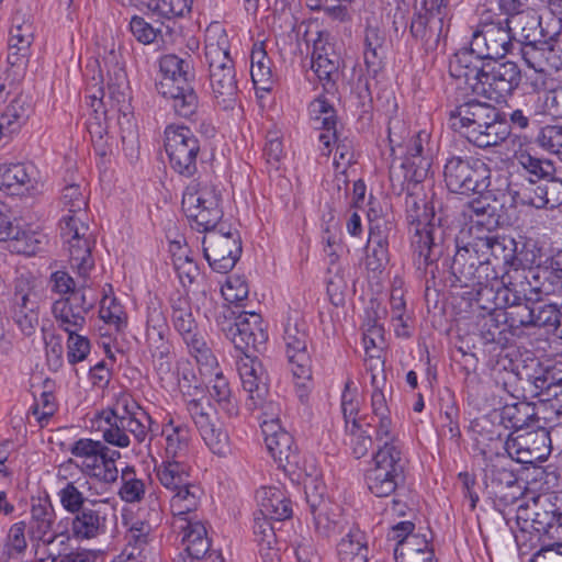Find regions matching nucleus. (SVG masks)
I'll return each instance as SVG.
<instances>
[{
	"instance_id": "nucleus-1",
	"label": "nucleus",
	"mask_w": 562,
	"mask_h": 562,
	"mask_svg": "<svg viewBox=\"0 0 562 562\" xmlns=\"http://www.w3.org/2000/svg\"><path fill=\"white\" fill-rule=\"evenodd\" d=\"M516 243L513 238L493 234L477 235L464 247H458L451 271L464 285L495 292L497 305L518 303L531 291L532 271L514 268ZM539 290L538 288H535Z\"/></svg>"
},
{
	"instance_id": "nucleus-2",
	"label": "nucleus",
	"mask_w": 562,
	"mask_h": 562,
	"mask_svg": "<svg viewBox=\"0 0 562 562\" xmlns=\"http://www.w3.org/2000/svg\"><path fill=\"white\" fill-rule=\"evenodd\" d=\"M216 323L226 338L245 357L238 364L243 389L250 393L251 397L262 398L269 392V387L268 375L257 357V352L266 349L268 340L261 316L255 312H237L229 305H224L216 317Z\"/></svg>"
},
{
	"instance_id": "nucleus-3",
	"label": "nucleus",
	"mask_w": 562,
	"mask_h": 562,
	"mask_svg": "<svg viewBox=\"0 0 562 562\" xmlns=\"http://www.w3.org/2000/svg\"><path fill=\"white\" fill-rule=\"evenodd\" d=\"M229 49L227 40L215 41V37L204 46L212 97L215 104L223 111H232L238 104V81Z\"/></svg>"
},
{
	"instance_id": "nucleus-4",
	"label": "nucleus",
	"mask_w": 562,
	"mask_h": 562,
	"mask_svg": "<svg viewBox=\"0 0 562 562\" xmlns=\"http://www.w3.org/2000/svg\"><path fill=\"white\" fill-rule=\"evenodd\" d=\"M406 184V198L405 207L407 218L414 235L412 238V245L415 252L425 265L432 261L431 252L434 246V224L435 218L434 206L427 200L425 188L422 184L424 181H415L412 179H405Z\"/></svg>"
},
{
	"instance_id": "nucleus-5",
	"label": "nucleus",
	"mask_w": 562,
	"mask_h": 562,
	"mask_svg": "<svg viewBox=\"0 0 562 562\" xmlns=\"http://www.w3.org/2000/svg\"><path fill=\"white\" fill-rule=\"evenodd\" d=\"M405 131V124L400 121H395L389 127V143L394 145L392 151L395 156L403 158L402 168L405 179L425 181L429 175L434 156L430 135L426 131L417 132L407 144L403 145L401 140Z\"/></svg>"
},
{
	"instance_id": "nucleus-6",
	"label": "nucleus",
	"mask_w": 562,
	"mask_h": 562,
	"mask_svg": "<svg viewBox=\"0 0 562 562\" xmlns=\"http://www.w3.org/2000/svg\"><path fill=\"white\" fill-rule=\"evenodd\" d=\"M170 306L173 328L188 346L190 353L198 363L212 367L216 363V358L193 317L190 299L178 293L170 297Z\"/></svg>"
},
{
	"instance_id": "nucleus-7",
	"label": "nucleus",
	"mask_w": 562,
	"mask_h": 562,
	"mask_svg": "<svg viewBox=\"0 0 562 562\" xmlns=\"http://www.w3.org/2000/svg\"><path fill=\"white\" fill-rule=\"evenodd\" d=\"M368 216L369 237L366 246V268L369 289L372 293L370 303L386 313L383 306L386 281L384 272L386 267V231L382 229L380 224L371 218L370 213Z\"/></svg>"
},
{
	"instance_id": "nucleus-8",
	"label": "nucleus",
	"mask_w": 562,
	"mask_h": 562,
	"mask_svg": "<svg viewBox=\"0 0 562 562\" xmlns=\"http://www.w3.org/2000/svg\"><path fill=\"white\" fill-rule=\"evenodd\" d=\"M202 246L204 258L218 273L233 270L243 252L240 234L229 223H222L218 228L204 235Z\"/></svg>"
},
{
	"instance_id": "nucleus-9",
	"label": "nucleus",
	"mask_w": 562,
	"mask_h": 562,
	"mask_svg": "<svg viewBox=\"0 0 562 562\" xmlns=\"http://www.w3.org/2000/svg\"><path fill=\"white\" fill-rule=\"evenodd\" d=\"M165 149L170 167L177 173L190 178L196 172L200 140L188 126L168 125L165 130Z\"/></svg>"
},
{
	"instance_id": "nucleus-10",
	"label": "nucleus",
	"mask_w": 562,
	"mask_h": 562,
	"mask_svg": "<svg viewBox=\"0 0 562 562\" xmlns=\"http://www.w3.org/2000/svg\"><path fill=\"white\" fill-rule=\"evenodd\" d=\"M169 335L170 328L161 304L150 301L147 306L146 341L158 374H168L171 370Z\"/></svg>"
},
{
	"instance_id": "nucleus-11",
	"label": "nucleus",
	"mask_w": 562,
	"mask_h": 562,
	"mask_svg": "<svg viewBox=\"0 0 562 562\" xmlns=\"http://www.w3.org/2000/svg\"><path fill=\"white\" fill-rule=\"evenodd\" d=\"M283 339L286 347V356L291 366L295 385L300 391V398L303 402L306 397L307 383L312 380L311 357L307 351L310 336L306 329L299 324H288L284 329Z\"/></svg>"
},
{
	"instance_id": "nucleus-12",
	"label": "nucleus",
	"mask_w": 562,
	"mask_h": 562,
	"mask_svg": "<svg viewBox=\"0 0 562 562\" xmlns=\"http://www.w3.org/2000/svg\"><path fill=\"white\" fill-rule=\"evenodd\" d=\"M488 170L485 164L471 158L451 157L445 165V181L451 192L468 194L485 189Z\"/></svg>"
},
{
	"instance_id": "nucleus-13",
	"label": "nucleus",
	"mask_w": 562,
	"mask_h": 562,
	"mask_svg": "<svg viewBox=\"0 0 562 562\" xmlns=\"http://www.w3.org/2000/svg\"><path fill=\"white\" fill-rule=\"evenodd\" d=\"M69 451L75 457L87 459L81 469L83 474L103 484H113L117 481V467L109 459L104 442L81 438L70 445Z\"/></svg>"
},
{
	"instance_id": "nucleus-14",
	"label": "nucleus",
	"mask_w": 562,
	"mask_h": 562,
	"mask_svg": "<svg viewBox=\"0 0 562 562\" xmlns=\"http://www.w3.org/2000/svg\"><path fill=\"white\" fill-rule=\"evenodd\" d=\"M532 289L529 291L527 297L521 299L518 303L507 304L508 306L515 307V311L509 313L512 319L518 323L520 326L529 327H543L549 331H555L561 329L562 331V313L555 304H544L540 302L529 304H522V301H531L532 294L547 293L541 286L532 284Z\"/></svg>"
},
{
	"instance_id": "nucleus-15",
	"label": "nucleus",
	"mask_w": 562,
	"mask_h": 562,
	"mask_svg": "<svg viewBox=\"0 0 562 562\" xmlns=\"http://www.w3.org/2000/svg\"><path fill=\"white\" fill-rule=\"evenodd\" d=\"M194 82L195 72L191 66L176 79L156 82V89L164 98L172 101L171 106L178 116L190 119L199 108Z\"/></svg>"
},
{
	"instance_id": "nucleus-16",
	"label": "nucleus",
	"mask_w": 562,
	"mask_h": 562,
	"mask_svg": "<svg viewBox=\"0 0 562 562\" xmlns=\"http://www.w3.org/2000/svg\"><path fill=\"white\" fill-rule=\"evenodd\" d=\"M373 317L368 313V322L363 333V345H364V368L367 373L371 375H383L386 374L385 362H386V346L384 338V326L380 323V316L378 315L376 305L371 307Z\"/></svg>"
},
{
	"instance_id": "nucleus-17",
	"label": "nucleus",
	"mask_w": 562,
	"mask_h": 562,
	"mask_svg": "<svg viewBox=\"0 0 562 562\" xmlns=\"http://www.w3.org/2000/svg\"><path fill=\"white\" fill-rule=\"evenodd\" d=\"M480 60L468 47L460 48L450 59V76L456 81V88L465 97L470 93L480 97V92L484 91L482 83L486 71L481 69Z\"/></svg>"
},
{
	"instance_id": "nucleus-18",
	"label": "nucleus",
	"mask_w": 562,
	"mask_h": 562,
	"mask_svg": "<svg viewBox=\"0 0 562 562\" xmlns=\"http://www.w3.org/2000/svg\"><path fill=\"white\" fill-rule=\"evenodd\" d=\"M265 443L279 467L294 473L300 468L301 457L294 439L281 424L268 423L263 426Z\"/></svg>"
},
{
	"instance_id": "nucleus-19",
	"label": "nucleus",
	"mask_w": 562,
	"mask_h": 562,
	"mask_svg": "<svg viewBox=\"0 0 562 562\" xmlns=\"http://www.w3.org/2000/svg\"><path fill=\"white\" fill-rule=\"evenodd\" d=\"M72 518H67L70 525L69 536L77 540H90L103 533L106 529L108 508L103 501H89L87 506L72 513Z\"/></svg>"
},
{
	"instance_id": "nucleus-20",
	"label": "nucleus",
	"mask_w": 562,
	"mask_h": 562,
	"mask_svg": "<svg viewBox=\"0 0 562 562\" xmlns=\"http://www.w3.org/2000/svg\"><path fill=\"white\" fill-rule=\"evenodd\" d=\"M519 82L520 70L515 63L498 64L483 76L484 91L480 92V97L501 102L518 87Z\"/></svg>"
},
{
	"instance_id": "nucleus-21",
	"label": "nucleus",
	"mask_w": 562,
	"mask_h": 562,
	"mask_svg": "<svg viewBox=\"0 0 562 562\" xmlns=\"http://www.w3.org/2000/svg\"><path fill=\"white\" fill-rule=\"evenodd\" d=\"M95 45L98 47V56L103 59L110 76L108 82L110 97L120 101L121 97L123 99L125 97L123 92H120V88L126 82L122 55L123 46L115 41V37H97Z\"/></svg>"
},
{
	"instance_id": "nucleus-22",
	"label": "nucleus",
	"mask_w": 562,
	"mask_h": 562,
	"mask_svg": "<svg viewBox=\"0 0 562 562\" xmlns=\"http://www.w3.org/2000/svg\"><path fill=\"white\" fill-rule=\"evenodd\" d=\"M94 300H88L85 288L72 290L67 297L54 302L52 312L59 327L70 325L81 329L86 325V314L93 307Z\"/></svg>"
},
{
	"instance_id": "nucleus-23",
	"label": "nucleus",
	"mask_w": 562,
	"mask_h": 562,
	"mask_svg": "<svg viewBox=\"0 0 562 562\" xmlns=\"http://www.w3.org/2000/svg\"><path fill=\"white\" fill-rule=\"evenodd\" d=\"M495 111L496 109L486 102L469 99L450 112L449 124L464 136V131L492 120L491 115H494Z\"/></svg>"
},
{
	"instance_id": "nucleus-24",
	"label": "nucleus",
	"mask_w": 562,
	"mask_h": 562,
	"mask_svg": "<svg viewBox=\"0 0 562 562\" xmlns=\"http://www.w3.org/2000/svg\"><path fill=\"white\" fill-rule=\"evenodd\" d=\"M492 120L485 123H480V126H474L469 131H464V137L481 148L497 146L510 134L509 125L499 117L496 110Z\"/></svg>"
},
{
	"instance_id": "nucleus-25",
	"label": "nucleus",
	"mask_w": 562,
	"mask_h": 562,
	"mask_svg": "<svg viewBox=\"0 0 562 562\" xmlns=\"http://www.w3.org/2000/svg\"><path fill=\"white\" fill-rule=\"evenodd\" d=\"M389 484L392 491H398V496L407 498L412 483L408 482V460L403 446L392 439L389 442Z\"/></svg>"
},
{
	"instance_id": "nucleus-26",
	"label": "nucleus",
	"mask_w": 562,
	"mask_h": 562,
	"mask_svg": "<svg viewBox=\"0 0 562 562\" xmlns=\"http://www.w3.org/2000/svg\"><path fill=\"white\" fill-rule=\"evenodd\" d=\"M310 512L313 516L315 531L321 537L328 539L342 533L345 530L348 531V522L344 518L340 507L334 502Z\"/></svg>"
},
{
	"instance_id": "nucleus-27",
	"label": "nucleus",
	"mask_w": 562,
	"mask_h": 562,
	"mask_svg": "<svg viewBox=\"0 0 562 562\" xmlns=\"http://www.w3.org/2000/svg\"><path fill=\"white\" fill-rule=\"evenodd\" d=\"M338 562H368L369 548L364 532L352 524L336 546Z\"/></svg>"
},
{
	"instance_id": "nucleus-28",
	"label": "nucleus",
	"mask_w": 562,
	"mask_h": 562,
	"mask_svg": "<svg viewBox=\"0 0 562 562\" xmlns=\"http://www.w3.org/2000/svg\"><path fill=\"white\" fill-rule=\"evenodd\" d=\"M368 49L364 53L368 77L366 79V89L371 99L375 95L381 100L386 92V74L384 71L382 57H379L376 47H372L370 37H366Z\"/></svg>"
},
{
	"instance_id": "nucleus-29",
	"label": "nucleus",
	"mask_w": 562,
	"mask_h": 562,
	"mask_svg": "<svg viewBox=\"0 0 562 562\" xmlns=\"http://www.w3.org/2000/svg\"><path fill=\"white\" fill-rule=\"evenodd\" d=\"M80 237L69 238L66 243L71 267L78 270L79 276L86 277L94 266L91 249L95 241L90 239L88 225H80Z\"/></svg>"
},
{
	"instance_id": "nucleus-30",
	"label": "nucleus",
	"mask_w": 562,
	"mask_h": 562,
	"mask_svg": "<svg viewBox=\"0 0 562 562\" xmlns=\"http://www.w3.org/2000/svg\"><path fill=\"white\" fill-rule=\"evenodd\" d=\"M514 40L515 37H471L467 47L476 59H497L513 52Z\"/></svg>"
},
{
	"instance_id": "nucleus-31",
	"label": "nucleus",
	"mask_w": 562,
	"mask_h": 562,
	"mask_svg": "<svg viewBox=\"0 0 562 562\" xmlns=\"http://www.w3.org/2000/svg\"><path fill=\"white\" fill-rule=\"evenodd\" d=\"M310 112L314 120H322V128L325 133H322L318 139L328 148L331 144V138L337 139L338 117L335 108L321 94L310 103Z\"/></svg>"
},
{
	"instance_id": "nucleus-32",
	"label": "nucleus",
	"mask_w": 562,
	"mask_h": 562,
	"mask_svg": "<svg viewBox=\"0 0 562 562\" xmlns=\"http://www.w3.org/2000/svg\"><path fill=\"white\" fill-rule=\"evenodd\" d=\"M33 113V101L27 94L19 93L0 115L4 130L14 134L27 122Z\"/></svg>"
},
{
	"instance_id": "nucleus-33",
	"label": "nucleus",
	"mask_w": 562,
	"mask_h": 562,
	"mask_svg": "<svg viewBox=\"0 0 562 562\" xmlns=\"http://www.w3.org/2000/svg\"><path fill=\"white\" fill-rule=\"evenodd\" d=\"M189 470L190 468L180 461H165L156 468V475L162 486L176 494L193 485Z\"/></svg>"
},
{
	"instance_id": "nucleus-34",
	"label": "nucleus",
	"mask_w": 562,
	"mask_h": 562,
	"mask_svg": "<svg viewBox=\"0 0 562 562\" xmlns=\"http://www.w3.org/2000/svg\"><path fill=\"white\" fill-rule=\"evenodd\" d=\"M403 280L395 278L391 294L392 324L398 338H408L413 330V321L405 310Z\"/></svg>"
},
{
	"instance_id": "nucleus-35",
	"label": "nucleus",
	"mask_w": 562,
	"mask_h": 562,
	"mask_svg": "<svg viewBox=\"0 0 562 562\" xmlns=\"http://www.w3.org/2000/svg\"><path fill=\"white\" fill-rule=\"evenodd\" d=\"M508 24V35H530L539 29L540 35H560V29L550 30V26L543 27V16L537 15L531 10H525L518 14L506 18Z\"/></svg>"
},
{
	"instance_id": "nucleus-36",
	"label": "nucleus",
	"mask_w": 562,
	"mask_h": 562,
	"mask_svg": "<svg viewBox=\"0 0 562 562\" xmlns=\"http://www.w3.org/2000/svg\"><path fill=\"white\" fill-rule=\"evenodd\" d=\"M183 541L187 544L188 558L204 561L212 553L210 552L211 541L207 538L204 525L201 522H188Z\"/></svg>"
},
{
	"instance_id": "nucleus-37",
	"label": "nucleus",
	"mask_w": 562,
	"mask_h": 562,
	"mask_svg": "<svg viewBox=\"0 0 562 562\" xmlns=\"http://www.w3.org/2000/svg\"><path fill=\"white\" fill-rule=\"evenodd\" d=\"M555 45V37H543L530 42H515L524 60L529 67H540L548 61Z\"/></svg>"
},
{
	"instance_id": "nucleus-38",
	"label": "nucleus",
	"mask_w": 562,
	"mask_h": 562,
	"mask_svg": "<svg viewBox=\"0 0 562 562\" xmlns=\"http://www.w3.org/2000/svg\"><path fill=\"white\" fill-rule=\"evenodd\" d=\"M210 395L217 403L220 409L228 417H236L239 414L238 402L222 372L215 373L214 379L211 380Z\"/></svg>"
},
{
	"instance_id": "nucleus-39",
	"label": "nucleus",
	"mask_w": 562,
	"mask_h": 562,
	"mask_svg": "<svg viewBox=\"0 0 562 562\" xmlns=\"http://www.w3.org/2000/svg\"><path fill=\"white\" fill-rule=\"evenodd\" d=\"M140 414L147 422L151 423V417L134 401L130 395H121L113 407L103 409L98 418L104 423L116 420L119 423H125L128 417H135Z\"/></svg>"
},
{
	"instance_id": "nucleus-40",
	"label": "nucleus",
	"mask_w": 562,
	"mask_h": 562,
	"mask_svg": "<svg viewBox=\"0 0 562 562\" xmlns=\"http://www.w3.org/2000/svg\"><path fill=\"white\" fill-rule=\"evenodd\" d=\"M386 442L380 446L376 452L373 454L372 462L373 467L367 471L366 481L368 488L376 497L386 496Z\"/></svg>"
},
{
	"instance_id": "nucleus-41",
	"label": "nucleus",
	"mask_w": 562,
	"mask_h": 562,
	"mask_svg": "<svg viewBox=\"0 0 562 562\" xmlns=\"http://www.w3.org/2000/svg\"><path fill=\"white\" fill-rule=\"evenodd\" d=\"M210 196L217 202V205H221V193L214 188L207 186L199 188L188 187L182 195V211L184 214H192L193 212H199V210H207Z\"/></svg>"
},
{
	"instance_id": "nucleus-42",
	"label": "nucleus",
	"mask_w": 562,
	"mask_h": 562,
	"mask_svg": "<svg viewBox=\"0 0 562 562\" xmlns=\"http://www.w3.org/2000/svg\"><path fill=\"white\" fill-rule=\"evenodd\" d=\"M386 384V374L383 375H371V386L373 389L371 395V406L373 417L376 418L378 429L376 438L382 439L386 436V429L384 428V420L386 419V397L384 395V387Z\"/></svg>"
},
{
	"instance_id": "nucleus-43",
	"label": "nucleus",
	"mask_w": 562,
	"mask_h": 562,
	"mask_svg": "<svg viewBox=\"0 0 562 562\" xmlns=\"http://www.w3.org/2000/svg\"><path fill=\"white\" fill-rule=\"evenodd\" d=\"M207 204V210H199V212L186 214L191 227L198 232H204L205 235H209L210 231L218 228L222 223H226L222 221L223 210L221 205H217V202L211 196Z\"/></svg>"
},
{
	"instance_id": "nucleus-44",
	"label": "nucleus",
	"mask_w": 562,
	"mask_h": 562,
	"mask_svg": "<svg viewBox=\"0 0 562 562\" xmlns=\"http://www.w3.org/2000/svg\"><path fill=\"white\" fill-rule=\"evenodd\" d=\"M31 178L23 164L0 165V189L11 190V194H22L29 189Z\"/></svg>"
},
{
	"instance_id": "nucleus-45",
	"label": "nucleus",
	"mask_w": 562,
	"mask_h": 562,
	"mask_svg": "<svg viewBox=\"0 0 562 562\" xmlns=\"http://www.w3.org/2000/svg\"><path fill=\"white\" fill-rule=\"evenodd\" d=\"M25 533L26 524L24 521L15 522L10 527L0 554V562H10L24 553L27 547Z\"/></svg>"
},
{
	"instance_id": "nucleus-46",
	"label": "nucleus",
	"mask_w": 562,
	"mask_h": 562,
	"mask_svg": "<svg viewBox=\"0 0 562 562\" xmlns=\"http://www.w3.org/2000/svg\"><path fill=\"white\" fill-rule=\"evenodd\" d=\"M133 7H137L139 10L146 9L156 12L172 22V24H176L172 21L173 18L182 16L184 12L190 11L187 0H139Z\"/></svg>"
},
{
	"instance_id": "nucleus-47",
	"label": "nucleus",
	"mask_w": 562,
	"mask_h": 562,
	"mask_svg": "<svg viewBox=\"0 0 562 562\" xmlns=\"http://www.w3.org/2000/svg\"><path fill=\"white\" fill-rule=\"evenodd\" d=\"M260 514L276 521H282L292 517L291 501L282 497L280 493H271L263 497L260 504Z\"/></svg>"
},
{
	"instance_id": "nucleus-48",
	"label": "nucleus",
	"mask_w": 562,
	"mask_h": 562,
	"mask_svg": "<svg viewBox=\"0 0 562 562\" xmlns=\"http://www.w3.org/2000/svg\"><path fill=\"white\" fill-rule=\"evenodd\" d=\"M68 334L67 339V360L70 364H76L87 359L90 353L91 344L90 340L82 335L77 334L76 328L70 325L60 327Z\"/></svg>"
},
{
	"instance_id": "nucleus-49",
	"label": "nucleus",
	"mask_w": 562,
	"mask_h": 562,
	"mask_svg": "<svg viewBox=\"0 0 562 562\" xmlns=\"http://www.w3.org/2000/svg\"><path fill=\"white\" fill-rule=\"evenodd\" d=\"M304 492L310 510L331 502L327 494V486L318 474L306 473Z\"/></svg>"
},
{
	"instance_id": "nucleus-50",
	"label": "nucleus",
	"mask_w": 562,
	"mask_h": 562,
	"mask_svg": "<svg viewBox=\"0 0 562 562\" xmlns=\"http://www.w3.org/2000/svg\"><path fill=\"white\" fill-rule=\"evenodd\" d=\"M533 416V407L526 402H516L503 407L502 418L508 423V427L520 430L529 425Z\"/></svg>"
},
{
	"instance_id": "nucleus-51",
	"label": "nucleus",
	"mask_w": 562,
	"mask_h": 562,
	"mask_svg": "<svg viewBox=\"0 0 562 562\" xmlns=\"http://www.w3.org/2000/svg\"><path fill=\"white\" fill-rule=\"evenodd\" d=\"M504 461V459H499L485 470V479L495 488V493L501 492L503 487H513L517 483L516 474L507 469Z\"/></svg>"
},
{
	"instance_id": "nucleus-52",
	"label": "nucleus",
	"mask_w": 562,
	"mask_h": 562,
	"mask_svg": "<svg viewBox=\"0 0 562 562\" xmlns=\"http://www.w3.org/2000/svg\"><path fill=\"white\" fill-rule=\"evenodd\" d=\"M518 164L536 179L550 178L554 173V166L548 159H540L530 155L527 150L516 154Z\"/></svg>"
},
{
	"instance_id": "nucleus-53",
	"label": "nucleus",
	"mask_w": 562,
	"mask_h": 562,
	"mask_svg": "<svg viewBox=\"0 0 562 562\" xmlns=\"http://www.w3.org/2000/svg\"><path fill=\"white\" fill-rule=\"evenodd\" d=\"M271 64L272 61L270 60L268 63H261L250 67L251 80L256 90V94L259 98H263V93L271 92L276 83Z\"/></svg>"
},
{
	"instance_id": "nucleus-54",
	"label": "nucleus",
	"mask_w": 562,
	"mask_h": 562,
	"mask_svg": "<svg viewBox=\"0 0 562 562\" xmlns=\"http://www.w3.org/2000/svg\"><path fill=\"white\" fill-rule=\"evenodd\" d=\"M351 383V381H348L345 385L341 396V412L345 418L346 431L355 436L360 429V424L356 417L358 414V402L355 401V395L350 392Z\"/></svg>"
},
{
	"instance_id": "nucleus-55",
	"label": "nucleus",
	"mask_w": 562,
	"mask_h": 562,
	"mask_svg": "<svg viewBox=\"0 0 562 562\" xmlns=\"http://www.w3.org/2000/svg\"><path fill=\"white\" fill-rule=\"evenodd\" d=\"M199 488L194 485L176 493L170 499L171 512L175 516H184L194 510L199 503L196 491Z\"/></svg>"
},
{
	"instance_id": "nucleus-56",
	"label": "nucleus",
	"mask_w": 562,
	"mask_h": 562,
	"mask_svg": "<svg viewBox=\"0 0 562 562\" xmlns=\"http://www.w3.org/2000/svg\"><path fill=\"white\" fill-rule=\"evenodd\" d=\"M536 143L543 150L557 155L562 150V125H546L540 128Z\"/></svg>"
},
{
	"instance_id": "nucleus-57",
	"label": "nucleus",
	"mask_w": 562,
	"mask_h": 562,
	"mask_svg": "<svg viewBox=\"0 0 562 562\" xmlns=\"http://www.w3.org/2000/svg\"><path fill=\"white\" fill-rule=\"evenodd\" d=\"M53 520L47 521H35L31 522L27 535L31 540H42L44 543H52L57 537H66L67 540L70 539L69 536V529H68V521L65 524L63 521H59L57 524V530L58 532L54 536L49 537L48 539H45V536L48 533V531L52 529Z\"/></svg>"
},
{
	"instance_id": "nucleus-58",
	"label": "nucleus",
	"mask_w": 562,
	"mask_h": 562,
	"mask_svg": "<svg viewBox=\"0 0 562 562\" xmlns=\"http://www.w3.org/2000/svg\"><path fill=\"white\" fill-rule=\"evenodd\" d=\"M508 24L506 18L491 11H485L480 15L476 30L472 35H488L493 33H507Z\"/></svg>"
},
{
	"instance_id": "nucleus-59",
	"label": "nucleus",
	"mask_w": 562,
	"mask_h": 562,
	"mask_svg": "<svg viewBox=\"0 0 562 562\" xmlns=\"http://www.w3.org/2000/svg\"><path fill=\"white\" fill-rule=\"evenodd\" d=\"M40 244L41 241L34 232L24 229L20 225V234L16 237H12L9 248L12 252L32 256L40 249Z\"/></svg>"
},
{
	"instance_id": "nucleus-60",
	"label": "nucleus",
	"mask_w": 562,
	"mask_h": 562,
	"mask_svg": "<svg viewBox=\"0 0 562 562\" xmlns=\"http://www.w3.org/2000/svg\"><path fill=\"white\" fill-rule=\"evenodd\" d=\"M60 504L65 510L72 514L87 506L90 499H87L82 492L75 485V482H68L58 493Z\"/></svg>"
},
{
	"instance_id": "nucleus-61",
	"label": "nucleus",
	"mask_w": 562,
	"mask_h": 562,
	"mask_svg": "<svg viewBox=\"0 0 562 562\" xmlns=\"http://www.w3.org/2000/svg\"><path fill=\"white\" fill-rule=\"evenodd\" d=\"M189 61L178 57L177 55L169 54L165 55L159 60V69L161 79L158 82H166L172 80L182 75L183 70L190 68Z\"/></svg>"
},
{
	"instance_id": "nucleus-62",
	"label": "nucleus",
	"mask_w": 562,
	"mask_h": 562,
	"mask_svg": "<svg viewBox=\"0 0 562 562\" xmlns=\"http://www.w3.org/2000/svg\"><path fill=\"white\" fill-rule=\"evenodd\" d=\"M498 220L499 216L496 212V209H494L492 211H487V213L485 212L480 216L467 221L472 240L477 235L492 234L493 229H495L498 225Z\"/></svg>"
},
{
	"instance_id": "nucleus-63",
	"label": "nucleus",
	"mask_w": 562,
	"mask_h": 562,
	"mask_svg": "<svg viewBox=\"0 0 562 562\" xmlns=\"http://www.w3.org/2000/svg\"><path fill=\"white\" fill-rule=\"evenodd\" d=\"M339 66L331 61L330 66L312 65V69L317 76L323 90L327 94H335L337 91V81L339 78Z\"/></svg>"
},
{
	"instance_id": "nucleus-64",
	"label": "nucleus",
	"mask_w": 562,
	"mask_h": 562,
	"mask_svg": "<svg viewBox=\"0 0 562 562\" xmlns=\"http://www.w3.org/2000/svg\"><path fill=\"white\" fill-rule=\"evenodd\" d=\"M535 387L539 395L558 398L562 396V378H555L552 371H546L542 375L535 378Z\"/></svg>"
}]
</instances>
